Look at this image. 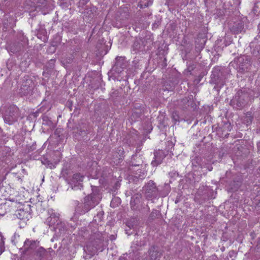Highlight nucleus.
Wrapping results in <instances>:
<instances>
[{
	"instance_id": "1",
	"label": "nucleus",
	"mask_w": 260,
	"mask_h": 260,
	"mask_svg": "<svg viewBox=\"0 0 260 260\" xmlns=\"http://www.w3.org/2000/svg\"><path fill=\"white\" fill-rule=\"evenodd\" d=\"M100 200V195L93 191L92 193L85 197L83 205L77 207L76 212L80 215L85 214L98 205Z\"/></svg>"
},
{
	"instance_id": "2",
	"label": "nucleus",
	"mask_w": 260,
	"mask_h": 260,
	"mask_svg": "<svg viewBox=\"0 0 260 260\" xmlns=\"http://www.w3.org/2000/svg\"><path fill=\"white\" fill-rule=\"evenodd\" d=\"M249 94L246 89L239 90L231 100L230 105L235 109H241L247 104Z\"/></svg>"
},
{
	"instance_id": "3",
	"label": "nucleus",
	"mask_w": 260,
	"mask_h": 260,
	"mask_svg": "<svg viewBox=\"0 0 260 260\" xmlns=\"http://www.w3.org/2000/svg\"><path fill=\"white\" fill-rule=\"evenodd\" d=\"M234 63H236L238 71L241 73L249 72L251 66L250 57L247 55H241L235 58Z\"/></svg>"
},
{
	"instance_id": "4",
	"label": "nucleus",
	"mask_w": 260,
	"mask_h": 260,
	"mask_svg": "<svg viewBox=\"0 0 260 260\" xmlns=\"http://www.w3.org/2000/svg\"><path fill=\"white\" fill-rule=\"evenodd\" d=\"M143 190L147 200H152L158 196V190L153 181L150 180L143 187Z\"/></svg>"
},
{
	"instance_id": "5",
	"label": "nucleus",
	"mask_w": 260,
	"mask_h": 260,
	"mask_svg": "<svg viewBox=\"0 0 260 260\" xmlns=\"http://www.w3.org/2000/svg\"><path fill=\"white\" fill-rule=\"evenodd\" d=\"M84 176L80 173L74 174L70 179L68 180V183L73 190H81L83 187L82 182Z\"/></svg>"
},
{
	"instance_id": "6",
	"label": "nucleus",
	"mask_w": 260,
	"mask_h": 260,
	"mask_svg": "<svg viewBox=\"0 0 260 260\" xmlns=\"http://www.w3.org/2000/svg\"><path fill=\"white\" fill-rule=\"evenodd\" d=\"M4 119L6 123L11 125L17 120L18 117V109L15 106H11L4 114Z\"/></svg>"
},
{
	"instance_id": "7",
	"label": "nucleus",
	"mask_w": 260,
	"mask_h": 260,
	"mask_svg": "<svg viewBox=\"0 0 260 260\" xmlns=\"http://www.w3.org/2000/svg\"><path fill=\"white\" fill-rule=\"evenodd\" d=\"M34 87L35 83L28 76H25L20 89V93L23 95H27L32 93Z\"/></svg>"
},
{
	"instance_id": "8",
	"label": "nucleus",
	"mask_w": 260,
	"mask_h": 260,
	"mask_svg": "<svg viewBox=\"0 0 260 260\" xmlns=\"http://www.w3.org/2000/svg\"><path fill=\"white\" fill-rule=\"evenodd\" d=\"M40 242L36 240L27 238L23 242V246L20 248L23 253H31L39 246Z\"/></svg>"
},
{
	"instance_id": "9",
	"label": "nucleus",
	"mask_w": 260,
	"mask_h": 260,
	"mask_svg": "<svg viewBox=\"0 0 260 260\" xmlns=\"http://www.w3.org/2000/svg\"><path fill=\"white\" fill-rule=\"evenodd\" d=\"M211 83L219 87L222 86L225 83V77L218 68H215L211 75Z\"/></svg>"
},
{
	"instance_id": "10",
	"label": "nucleus",
	"mask_w": 260,
	"mask_h": 260,
	"mask_svg": "<svg viewBox=\"0 0 260 260\" xmlns=\"http://www.w3.org/2000/svg\"><path fill=\"white\" fill-rule=\"evenodd\" d=\"M16 216L21 220L28 219L30 216V205H27L16 211Z\"/></svg>"
},
{
	"instance_id": "11",
	"label": "nucleus",
	"mask_w": 260,
	"mask_h": 260,
	"mask_svg": "<svg viewBox=\"0 0 260 260\" xmlns=\"http://www.w3.org/2000/svg\"><path fill=\"white\" fill-rule=\"evenodd\" d=\"M124 151L122 147H119L114 151L111 157V161L115 165L119 164L124 159Z\"/></svg>"
},
{
	"instance_id": "12",
	"label": "nucleus",
	"mask_w": 260,
	"mask_h": 260,
	"mask_svg": "<svg viewBox=\"0 0 260 260\" xmlns=\"http://www.w3.org/2000/svg\"><path fill=\"white\" fill-rule=\"evenodd\" d=\"M162 254V250L157 246H152L148 251V258L151 260H155L160 258Z\"/></svg>"
},
{
	"instance_id": "13",
	"label": "nucleus",
	"mask_w": 260,
	"mask_h": 260,
	"mask_svg": "<svg viewBox=\"0 0 260 260\" xmlns=\"http://www.w3.org/2000/svg\"><path fill=\"white\" fill-rule=\"evenodd\" d=\"M166 155L162 150L155 151L154 152V159L151 161V165L155 167L161 164Z\"/></svg>"
},
{
	"instance_id": "14",
	"label": "nucleus",
	"mask_w": 260,
	"mask_h": 260,
	"mask_svg": "<svg viewBox=\"0 0 260 260\" xmlns=\"http://www.w3.org/2000/svg\"><path fill=\"white\" fill-rule=\"evenodd\" d=\"M48 214L49 217L46 220V223L49 226L54 225L55 223H58L59 220V214L56 213L52 209L48 210Z\"/></svg>"
},
{
	"instance_id": "15",
	"label": "nucleus",
	"mask_w": 260,
	"mask_h": 260,
	"mask_svg": "<svg viewBox=\"0 0 260 260\" xmlns=\"http://www.w3.org/2000/svg\"><path fill=\"white\" fill-rule=\"evenodd\" d=\"M124 59L122 57H117L114 67L112 68V71L117 73H121L125 68Z\"/></svg>"
},
{
	"instance_id": "16",
	"label": "nucleus",
	"mask_w": 260,
	"mask_h": 260,
	"mask_svg": "<svg viewBox=\"0 0 260 260\" xmlns=\"http://www.w3.org/2000/svg\"><path fill=\"white\" fill-rule=\"evenodd\" d=\"M19 40L21 42V45H19L18 46L16 47V48L14 47V45H11L10 46V51L13 52V53H16L19 50H21V47H23L26 45H27L28 43V39L27 38H26L25 36H23V35H20L19 36Z\"/></svg>"
},
{
	"instance_id": "17",
	"label": "nucleus",
	"mask_w": 260,
	"mask_h": 260,
	"mask_svg": "<svg viewBox=\"0 0 260 260\" xmlns=\"http://www.w3.org/2000/svg\"><path fill=\"white\" fill-rule=\"evenodd\" d=\"M84 251L90 256H93L98 251L95 246V242H89L85 247L84 248Z\"/></svg>"
},
{
	"instance_id": "18",
	"label": "nucleus",
	"mask_w": 260,
	"mask_h": 260,
	"mask_svg": "<svg viewBox=\"0 0 260 260\" xmlns=\"http://www.w3.org/2000/svg\"><path fill=\"white\" fill-rule=\"evenodd\" d=\"M142 196L141 194L136 193L131 198V206L133 210H136L138 207V205L140 202Z\"/></svg>"
},
{
	"instance_id": "19",
	"label": "nucleus",
	"mask_w": 260,
	"mask_h": 260,
	"mask_svg": "<svg viewBox=\"0 0 260 260\" xmlns=\"http://www.w3.org/2000/svg\"><path fill=\"white\" fill-rule=\"evenodd\" d=\"M244 28V25L241 21L235 23L234 25L230 26L231 30L235 34L241 32Z\"/></svg>"
},
{
	"instance_id": "20",
	"label": "nucleus",
	"mask_w": 260,
	"mask_h": 260,
	"mask_svg": "<svg viewBox=\"0 0 260 260\" xmlns=\"http://www.w3.org/2000/svg\"><path fill=\"white\" fill-rule=\"evenodd\" d=\"M42 120L43 125H45L48 126L50 129L54 128L55 127V125L51 121L50 118L47 115H43L42 116Z\"/></svg>"
},
{
	"instance_id": "21",
	"label": "nucleus",
	"mask_w": 260,
	"mask_h": 260,
	"mask_svg": "<svg viewBox=\"0 0 260 260\" xmlns=\"http://www.w3.org/2000/svg\"><path fill=\"white\" fill-rule=\"evenodd\" d=\"M142 163V160H141L140 156H138L137 155H133L132 156L130 164L131 166L139 167L141 165Z\"/></svg>"
},
{
	"instance_id": "22",
	"label": "nucleus",
	"mask_w": 260,
	"mask_h": 260,
	"mask_svg": "<svg viewBox=\"0 0 260 260\" xmlns=\"http://www.w3.org/2000/svg\"><path fill=\"white\" fill-rule=\"evenodd\" d=\"M92 242H95V246L98 251H103L105 249V246L103 243V239L98 238L91 241Z\"/></svg>"
},
{
	"instance_id": "23",
	"label": "nucleus",
	"mask_w": 260,
	"mask_h": 260,
	"mask_svg": "<svg viewBox=\"0 0 260 260\" xmlns=\"http://www.w3.org/2000/svg\"><path fill=\"white\" fill-rule=\"evenodd\" d=\"M107 169L105 168H103L102 170L101 169H96L95 171L96 174L95 175V177L96 178H103V179H105L106 177H107Z\"/></svg>"
},
{
	"instance_id": "24",
	"label": "nucleus",
	"mask_w": 260,
	"mask_h": 260,
	"mask_svg": "<svg viewBox=\"0 0 260 260\" xmlns=\"http://www.w3.org/2000/svg\"><path fill=\"white\" fill-rule=\"evenodd\" d=\"M94 10V8L88 7L86 6V7L84 9V11L83 12V17L91 18L93 14Z\"/></svg>"
},
{
	"instance_id": "25",
	"label": "nucleus",
	"mask_w": 260,
	"mask_h": 260,
	"mask_svg": "<svg viewBox=\"0 0 260 260\" xmlns=\"http://www.w3.org/2000/svg\"><path fill=\"white\" fill-rule=\"evenodd\" d=\"M192 165L194 167L202 168L204 167V163L202 162V158L200 157H196L192 161Z\"/></svg>"
},
{
	"instance_id": "26",
	"label": "nucleus",
	"mask_w": 260,
	"mask_h": 260,
	"mask_svg": "<svg viewBox=\"0 0 260 260\" xmlns=\"http://www.w3.org/2000/svg\"><path fill=\"white\" fill-rule=\"evenodd\" d=\"M174 89V84L170 81H166L164 83L162 87L164 91H172Z\"/></svg>"
},
{
	"instance_id": "27",
	"label": "nucleus",
	"mask_w": 260,
	"mask_h": 260,
	"mask_svg": "<svg viewBox=\"0 0 260 260\" xmlns=\"http://www.w3.org/2000/svg\"><path fill=\"white\" fill-rule=\"evenodd\" d=\"M146 174L147 172L145 170H138L136 173L135 177L140 180H142L145 178L146 176Z\"/></svg>"
},
{
	"instance_id": "28",
	"label": "nucleus",
	"mask_w": 260,
	"mask_h": 260,
	"mask_svg": "<svg viewBox=\"0 0 260 260\" xmlns=\"http://www.w3.org/2000/svg\"><path fill=\"white\" fill-rule=\"evenodd\" d=\"M253 119V116L251 112H247L243 118V122L247 125L251 123Z\"/></svg>"
},
{
	"instance_id": "29",
	"label": "nucleus",
	"mask_w": 260,
	"mask_h": 260,
	"mask_svg": "<svg viewBox=\"0 0 260 260\" xmlns=\"http://www.w3.org/2000/svg\"><path fill=\"white\" fill-rule=\"evenodd\" d=\"M121 203L120 199L118 197H116L113 199L111 202V207L114 208L118 206Z\"/></svg>"
},
{
	"instance_id": "30",
	"label": "nucleus",
	"mask_w": 260,
	"mask_h": 260,
	"mask_svg": "<svg viewBox=\"0 0 260 260\" xmlns=\"http://www.w3.org/2000/svg\"><path fill=\"white\" fill-rule=\"evenodd\" d=\"M45 251L46 250L43 247H39L36 249L35 254L36 255L41 257L44 254Z\"/></svg>"
},
{
	"instance_id": "31",
	"label": "nucleus",
	"mask_w": 260,
	"mask_h": 260,
	"mask_svg": "<svg viewBox=\"0 0 260 260\" xmlns=\"http://www.w3.org/2000/svg\"><path fill=\"white\" fill-rule=\"evenodd\" d=\"M160 214V212L157 210L153 209L149 216V219L151 220H154Z\"/></svg>"
},
{
	"instance_id": "32",
	"label": "nucleus",
	"mask_w": 260,
	"mask_h": 260,
	"mask_svg": "<svg viewBox=\"0 0 260 260\" xmlns=\"http://www.w3.org/2000/svg\"><path fill=\"white\" fill-rule=\"evenodd\" d=\"M169 192H170L169 186L168 185L165 184L164 191H162L160 192V196L161 197H165L168 194Z\"/></svg>"
},
{
	"instance_id": "33",
	"label": "nucleus",
	"mask_w": 260,
	"mask_h": 260,
	"mask_svg": "<svg viewBox=\"0 0 260 260\" xmlns=\"http://www.w3.org/2000/svg\"><path fill=\"white\" fill-rule=\"evenodd\" d=\"M119 95V92L117 90L112 89V91L110 93V97L113 100H115Z\"/></svg>"
},
{
	"instance_id": "34",
	"label": "nucleus",
	"mask_w": 260,
	"mask_h": 260,
	"mask_svg": "<svg viewBox=\"0 0 260 260\" xmlns=\"http://www.w3.org/2000/svg\"><path fill=\"white\" fill-rule=\"evenodd\" d=\"M104 212L101 211L99 212L96 216L94 217V220L95 221H101L103 218Z\"/></svg>"
},
{
	"instance_id": "35",
	"label": "nucleus",
	"mask_w": 260,
	"mask_h": 260,
	"mask_svg": "<svg viewBox=\"0 0 260 260\" xmlns=\"http://www.w3.org/2000/svg\"><path fill=\"white\" fill-rule=\"evenodd\" d=\"M4 241L2 237H0V254L4 251Z\"/></svg>"
},
{
	"instance_id": "36",
	"label": "nucleus",
	"mask_w": 260,
	"mask_h": 260,
	"mask_svg": "<svg viewBox=\"0 0 260 260\" xmlns=\"http://www.w3.org/2000/svg\"><path fill=\"white\" fill-rule=\"evenodd\" d=\"M260 46H258L256 47V49L253 51V54L255 55H259L260 56Z\"/></svg>"
},
{
	"instance_id": "37",
	"label": "nucleus",
	"mask_w": 260,
	"mask_h": 260,
	"mask_svg": "<svg viewBox=\"0 0 260 260\" xmlns=\"http://www.w3.org/2000/svg\"><path fill=\"white\" fill-rule=\"evenodd\" d=\"M141 115V113H140V112L138 113V112H134L132 113V116L134 118H137L140 117Z\"/></svg>"
},
{
	"instance_id": "38",
	"label": "nucleus",
	"mask_w": 260,
	"mask_h": 260,
	"mask_svg": "<svg viewBox=\"0 0 260 260\" xmlns=\"http://www.w3.org/2000/svg\"><path fill=\"white\" fill-rule=\"evenodd\" d=\"M89 132H88L87 129H86V130L83 129V130H80V131L79 134H80V135H85V134H87Z\"/></svg>"
},
{
	"instance_id": "39",
	"label": "nucleus",
	"mask_w": 260,
	"mask_h": 260,
	"mask_svg": "<svg viewBox=\"0 0 260 260\" xmlns=\"http://www.w3.org/2000/svg\"><path fill=\"white\" fill-rule=\"evenodd\" d=\"M40 110H37L35 112L32 113L31 116H33L34 118H36L38 116Z\"/></svg>"
},
{
	"instance_id": "40",
	"label": "nucleus",
	"mask_w": 260,
	"mask_h": 260,
	"mask_svg": "<svg viewBox=\"0 0 260 260\" xmlns=\"http://www.w3.org/2000/svg\"><path fill=\"white\" fill-rule=\"evenodd\" d=\"M257 151L260 154V141L257 143Z\"/></svg>"
},
{
	"instance_id": "41",
	"label": "nucleus",
	"mask_w": 260,
	"mask_h": 260,
	"mask_svg": "<svg viewBox=\"0 0 260 260\" xmlns=\"http://www.w3.org/2000/svg\"><path fill=\"white\" fill-rule=\"evenodd\" d=\"M110 239L111 240V241H113L114 240H115L116 239V237L115 236V235H110V237H109Z\"/></svg>"
},
{
	"instance_id": "42",
	"label": "nucleus",
	"mask_w": 260,
	"mask_h": 260,
	"mask_svg": "<svg viewBox=\"0 0 260 260\" xmlns=\"http://www.w3.org/2000/svg\"><path fill=\"white\" fill-rule=\"evenodd\" d=\"M235 253L234 251L233 250H232L231 251H230L229 252V255L230 257H232V255L234 254Z\"/></svg>"
},
{
	"instance_id": "43",
	"label": "nucleus",
	"mask_w": 260,
	"mask_h": 260,
	"mask_svg": "<svg viewBox=\"0 0 260 260\" xmlns=\"http://www.w3.org/2000/svg\"><path fill=\"white\" fill-rule=\"evenodd\" d=\"M257 246H258L260 248V238L257 241Z\"/></svg>"
},
{
	"instance_id": "44",
	"label": "nucleus",
	"mask_w": 260,
	"mask_h": 260,
	"mask_svg": "<svg viewBox=\"0 0 260 260\" xmlns=\"http://www.w3.org/2000/svg\"><path fill=\"white\" fill-rule=\"evenodd\" d=\"M118 260H127L126 258L125 257H120Z\"/></svg>"
},
{
	"instance_id": "45",
	"label": "nucleus",
	"mask_w": 260,
	"mask_h": 260,
	"mask_svg": "<svg viewBox=\"0 0 260 260\" xmlns=\"http://www.w3.org/2000/svg\"><path fill=\"white\" fill-rule=\"evenodd\" d=\"M228 130H229V131H231V128H232V127H231V126L230 125V124H229V125L228 126Z\"/></svg>"
},
{
	"instance_id": "46",
	"label": "nucleus",
	"mask_w": 260,
	"mask_h": 260,
	"mask_svg": "<svg viewBox=\"0 0 260 260\" xmlns=\"http://www.w3.org/2000/svg\"><path fill=\"white\" fill-rule=\"evenodd\" d=\"M168 144L169 145L171 146H173V144L172 143V142H168Z\"/></svg>"
},
{
	"instance_id": "47",
	"label": "nucleus",
	"mask_w": 260,
	"mask_h": 260,
	"mask_svg": "<svg viewBox=\"0 0 260 260\" xmlns=\"http://www.w3.org/2000/svg\"><path fill=\"white\" fill-rule=\"evenodd\" d=\"M257 133H260V126H259V128L257 129Z\"/></svg>"
},
{
	"instance_id": "48",
	"label": "nucleus",
	"mask_w": 260,
	"mask_h": 260,
	"mask_svg": "<svg viewBox=\"0 0 260 260\" xmlns=\"http://www.w3.org/2000/svg\"><path fill=\"white\" fill-rule=\"evenodd\" d=\"M199 203H200V204H203V201H199Z\"/></svg>"
},
{
	"instance_id": "49",
	"label": "nucleus",
	"mask_w": 260,
	"mask_h": 260,
	"mask_svg": "<svg viewBox=\"0 0 260 260\" xmlns=\"http://www.w3.org/2000/svg\"><path fill=\"white\" fill-rule=\"evenodd\" d=\"M228 135H229V134H228L225 135V136L226 137Z\"/></svg>"
},
{
	"instance_id": "50",
	"label": "nucleus",
	"mask_w": 260,
	"mask_h": 260,
	"mask_svg": "<svg viewBox=\"0 0 260 260\" xmlns=\"http://www.w3.org/2000/svg\"><path fill=\"white\" fill-rule=\"evenodd\" d=\"M212 169V168H211V169H209V171H211V169Z\"/></svg>"
}]
</instances>
